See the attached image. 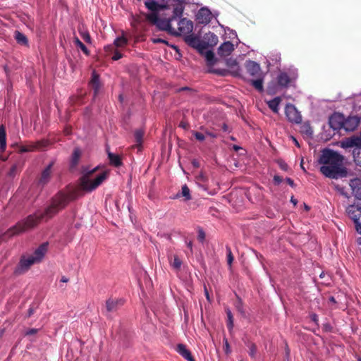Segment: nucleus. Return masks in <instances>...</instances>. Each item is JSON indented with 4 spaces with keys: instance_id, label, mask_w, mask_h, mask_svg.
I'll use <instances>...</instances> for the list:
<instances>
[{
    "instance_id": "f257e3e1",
    "label": "nucleus",
    "mask_w": 361,
    "mask_h": 361,
    "mask_svg": "<svg viewBox=\"0 0 361 361\" xmlns=\"http://www.w3.org/2000/svg\"><path fill=\"white\" fill-rule=\"evenodd\" d=\"M70 200L69 194L63 192H58L53 197L50 205L44 213H35L28 216L11 228L10 233L12 235H17L35 228L42 220L52 218L68 204Z\"/></svg>"
},
{
    "instance_id": "f03ea898",
    "label": "nucleus",
    "mask_w": 361,
    "mask_h": 361,
    "mask_svg": "<svg viewBox=\"0 0 361 361\" xmlns=\"http://www.w3.org/2000/svg\"><path fill=\"white\" fill-rule=\"evenodd\" d=\"M343 157L338 152L331 149H325L322 151L319 159V163L322 164L320 167L321 173L330 178H338L345 176V171L343 169Z\"/></svg>"
},
{
    "instance_id": "7ed1b4c3",
    "label": "nucleus",
    "mask_w": 361,
    "mask_h": 361,
    "mask_svg": "<svg viewBox=\"0 0 361 361\" xmlns=\"http://www.w3.org/2000/svg\"><path fill=\"white\" fill-rule=\"evenodd\" d=\"M47 248L48 243H44L35 250L33 254L23 256L15 269V273L16 274H23L28 271L32 265L40 262L47 253Z\"/></svg>"
},
{
    "instance_id": "20e7f679",
    "label": "nucleus",
    "mask_w": 361,
    "mask_h": 361,
    "mask_svg": "<svg viewBox=\"0 0 361 361\" xmlns=\"http://www.w3.org/2000/svg\"><path fill=\"white\" fill-rule=\"evenodd\" d=\"M97 168L91 171H85V174L80 178V187L83 190L91 192L99 186L108 177V172L104 171L96 176L93 173Z\"/></svg>"
},
{
    "instance_id": "39448f33",
    "label": "nucleus",
    "mask_w": 361,
    "mask_h": 361,
    "mask_svg": "<svg viewBox=\"0 0 361 361\" xmlns=\"http://www.w3.org/2000/svg\"><path fill=\"white\" fill-rule=\"evenodd\" d=\"M346 212L355 224L356 231L361 234V206L352 204L346 208Z\"/></svg>"
},
{
    "instance_id": "423d86ee",
    "label": "nucleus",
    "mask_w": 361,
    "mask_h": 361,
    "mask_svg": "<svg viewBox=\"0 0 361 361\" xmlns=\"http://www.w3.org/2000/svg\"><path fill=\"white\" fill-rule=\"evenodd\" d=\"M285 113L289 121L295 123H299L301 122L302 116L293 104H287L286 106Z\"/></svg>"
},
{
    "instance_id": "0eeeda50",
    "label": "nucleus",
    "mask_w": 361,
    "mask_h": 361,
    "mask_svg": "<svg viewBox=\"0 0 361 361\" xmlns=\"http://www.w3.org/2000/svg\"><path fill=\"white\" fill-rule=\"evenodd\" d=\"M212 17L210 10L207 7H202L198 11L196 20L200 24L207 25L211 22Z\"/></svg>"
},
{
    "instance_id": "6e6552de",
    "label": "nucleus",
    "mask_w": 361,
    "mask_h": 361,
    "mask_svg": "<svg viewBox=\"0 0 361 361\" xmlns=\"http://www.w3.org/2000/svg\"><path fill=\"white\" fill-rule=\"evenodd\" d=\"M54 162H51L42 171L39 178L38 183L42 186L47 185L51 178Z\"/></svg>"
},
{
    "instance_id": "1a4fd4ad",
    "label": "nucleus",
    "mask_w": 361,
    "mask_h": 361,
    "mask_svg": "<svg viewBox=\"0 0 361 361\" xmlns=\"http://www.w3.org/2000/svg\"><path fill=\"white\" fill-rule=\"evenodd\" d=\"M178 25V29L179 31L178 35L188 34L191 32L193 29L192 23L190 20H187L186 18L180 19ZM176 34H178V32H176Z\"/></svg>"
},
{
    "instance_id": "9d476101",
    "label": "nucleus",
    "mask_w": 361,
    "mask_h": 361,
    "mask_svg": "<svg viewBox=\"0 0 361 361\" xmlns=\"http://www.w3.org/2000/svg\"><path fill=\"white\" fill-rule=\"evenodd\" d=\"M233 50V44L229 41L225 42L219 47L218 54L221 56H228Z\"/></svg>"
},
{
    "instance_id": "9b49d317",
    "label": "nucleus",
    "mask_w": 361,
    "mask_h": 361,
    "mask_svg": "<svg viewBox=\"0 0 361 361\" xmlns=\"http://www.w3.org/2000/svg\"><path fill=\"white\" fill-rule=\"evenodd\" d=\"M245 68H246L247 73L252 76L257 77L260 75V71H261L260 66L257 63H256L255 61H247V63L245 64Z\"/></svg>"
},
{
    "instance_id": "f8f14e48",
    "label": "nucleus",
    "mask_w": 361,
    "mask_h": 361,
    "mask_svg": "<svg viewBox=\"0 0 361 361\" xmlns=\"http://www.w3.org/2000/svg\"><path fill=\"white\" fill-rule=\"evenodd\" d=\"M350 186L355 197L358 200H361V180L360 178L350 180Z\"/></svg>"
},
{
    "instance_id": "ddd939ff",
    "label": "nucleus",
    "mask_w": 361,
    "mask_h": 361,
    "mask_svg": "<svg viewBox=\"0 0 361 361\" xmlns=\"http://www.w3.org/2000/svg\"><path fill=\"white\" fill-rule=\"evenodd\" d=\"M171 18L170 19H159L157 26L161 30H166L169 32L170 33H176V31L174 30V28L172 27L171 21Z\"/></svg>"
},
{
    "instance_id": "4468645a",
    "label": "nucleus",
    "mask_w": 361,
    "mask_h": 361,
    "mask_svg": "<svg viewBox=\"0 0 361 361\" xmlns=\"http://www.w3.org/2000/svg\"><path fill=\"white\" fill-rule=\"evenodd\" d=\"M342 146L343 147H361V137L357 136L351 137L343 142Z\"/></svg>"
},
{
    "instance_id": "2eb2a0df",
    "label": "nucleus",
    "mask_w": 361,
    "mask_h": 361,
    "mask_svg": "<svg viewBox=\"0 0 361 361\" xmlns=\"http://www.w3.org/2000/svg\"><path fill=\"white\" fill-rule=\"evenodd\" d=\"M329 125L330 126L334 129L338 130L342 127L343 121L342 118L338 114H334L329 118Z\"/></svg>"
},
{
    "instance_id": "dca6fc26",
    "label": "nucleus",
    "mask_w": 361,
    "mask_h": 361,
    "mask_svg": "<svg viewBox=\"0 0 361 361\" xmlns=\"http://www.w3.org/2000/svg\"><path fill=\"white\" fill-rule=\"evenodd\" d=\"M122 305L121 300L109 299L106 302V310L109 312H115L119 305Z\"/></svg>"
},
{
    "instance_id": "f3484780",
    "label": "nucleus",
    "mask_w": 361,
    "mask_h": 361,
    "mask_svg": "<svg viewBox=\"0 0 361 361\" xmlns=\"http://www.w3.org/2000/svg\"><path fill=\"white\" fill-rule=\"evenodd\" d=\"M177 351L180 355H182L188 361H195V360L193 359V357L191 355L190 352L186 348L185 345L178 344L177 345Z\"/></svg>"
},
{
    "instance_id": "a211bd4d",
    "label": "nucleus",
    "mask_w": 361,
    "mask_h": 361,
    "mask_svg": "<svg viewBox=\"0 0 361 361\" xmlns=\"http://www.w3.org/2000/svg\"><path fill=\"white\" fill-rule=\"evenodd\" d=\"M196 182L198 184V185L202 188L204 190H207L208 187L206 185V183L207 181V178L204 175V173L200 172L199 174L196 176Z\"/></svg>"
},
{
    "instance_id": "6ab92c4d",
    "label": "nucleus",
    "mask_w": 361,
    "mask_h": 361,
    "mask_svg": "<svg viewBox=\"0 0 361 361\" xmlns=\"http://www.w3.org/2000/svg\"><path fill=\"white\" fill-rule=\"evenodd\" d=\"M291 79L286 73H281L278 76V83L282 87H287Z\"/></svg>"
},
{
    "instance_id": "aec40b11",
    "label": "nucleus",
    "mask_w": 361,
    "mask_h": 361,
    "mask_svg": "<svg viewBox=\"0 0 361 361\" xmlns=\"http://www.w3.org/2000/svg\"><path fill=\"white\" fill-rule=\"evenodd\" d=\"M90 85L92 88L94 90V94H97L99 92L100 85L99 76L95 73V72H93L92 73Z\"/></svg>"
},
{
    "instance_id": "412c9836",
    "label": "nucleus",
    "mask_w": 361,
    "mask_h": 361,
    "mask_svg": "<svg viewBox=\"0 0 361 361\" xmlns=\"http://www.w3.org/2000/svg\"><path fill=\"white\" fill-rule=\"evenodd\" d=\"M14 37L18 44L25 46L28 44V40L27 37L22 32L18 30L15 31Z\"/></svg>"
},
{
    "instance_id": "4be33fe9",
    "label": "nucleus",
    "mask_w": 361,
    "mask_h": 361,
    "mask_svg": "<svg viewBox=\"0 0 361 361\" xmlns=\"http://www.w3.org/2000/svg\"><path fill=\"white\" fill-rule=\"evenodd\" d=\"M281 102V98L277 97L267 102L269 107L274 112H279V106Z\"/></svg>"
},
{
    "instance_id": "5701e85b",
    "label": "nucleus",
    "mask_w": 361,
    "mask_h": 361,
    "mask_svg": "<svg viewBox=\"0 0 361 361\" xmlns=\"http://www.w3.org/2000/svg\"><path fill=\"white\" fill-rule=\"evenodd\" d=\"M108 157L111 164L115 166H119L121 165V158L118 154H115L110 152H108Z\"/></svg>"
},
{
    "instance_id": "b1692460",
    "label": "nucleus",
    "mask_w": 361,
    "mask_h": 361,
    "mask_svg": "<svg viewBox=\"0 0 361 361\" xmlns=\"http://www.w3.org/2000/svg\"><path fill=\"white\" fill-rule=\"evenodd\" d=\"M6 130L4 126H0V149L4 151L6 149Z\"/></svg>"
},
{
    "instance_id": "393cba45",
    "label": "nucleus",
    "mask_w": 361,
    "mask_h": 361,
    "mask_svg": "<svg viewBox=\"0 0 361 361\" xmlns=\"http://www.w3.org/2000/svg\"><path fill=\"white\" fill-rule=\"evenodd\" d=\"M145 5L149 11L152 12H157L161 8V6L157 2L152 0L146 1Z\"/></svg>"
},
{
    "instance_id": "a878e982",
    "label": "nucleus",
    "mask_w": 361,
    "mask_h": 361,
    "mask_svg": "<svg viewBox=\"0 0 361 361\" xmlns=\"http://www.w3.org/2000/svg\"><path fill=\"white\" fill-rule=\"evenodd\" d=\"M300 132L307 137L312 136L313 130L308 123H305L300 126Z\"/></svg>"
},
{
    "instance_id": "bb28decb",
    "label": "nucleus",
    "mask_w": 361,
    "mask_h": 361,
    "mask_svg": "<svg viewBox=\"0 0 361 361\" xmlns=\"http://www.w3.org/2000/svg\"><path fill=\"white\" fill-rule=\"evenodd\" d=\"M180 196L184 197L185 200H190L191 199L190 189L186 185H183L181 192L176 195V197H180Z\"/></svg>"
},
{
    "instance_id": "cd10ccee",
    "label": "nucleus",
    "mask_w": 361,
    "mask_h": 361,
    "mask_svg": "<svg viewBox=\"0 0 361 361\" xmlns=\"http://www.w3.org/2000/svg\"><path fill=\"white\" fill-rule=\"evenodd\" d=\"M170 264L176 271L180 269L182 265V261L178 255H174L173 259H170Z\"/></svg>"
},
{
    "instance_id": "c85d7f7f",
    "label": "nucleus",
    "mask_w": 361,
    "mask_h": 361,
    "mask_svg": "<svg viewBox=\"0 0 361 361\" xmlns=\"http://www.w3.org/2000/svg\"><path fill=\"white\" fill-rule=\"evenodd\" d=\"M353 154L355 164L361 166V147L354 148Z\"/></svg>"
},
{
    "instance_id": "c756f323",
    "label": "nucleus",
    "mask_w": 361,
    "mask_h": 361,
    "mask_svg": "<svg viewBox=\"0 0 361 361\" xmlns=\"http://www.w3.org/2000/svg\"><path fill=\"white\" fill-rule=\"evenodd\" d=\"M184 7L183 6V4H179L173 8V16L171 18V20L175 19L177 17H180L183 13Z\"/></svg>"
},
{
    "instance_id": "7c9ffc66",
    "label": "nucleus",
    "mask_w": 361,
    "mask_h": 361,
    "mask_svg": "<svg viewBox=\"0 0 361 361\" xmlns=\"http://www.w3.org/2000/svg\"><path fill=\"white\" fill-rule=\"evenodd\" d=\"M134 136H135V140L136 142V146L137 147H140L142 142L144 132L141 130H137L135 132Z\"/></svg>"
},
{
    "instance_id": "2f4dec72",
    "label": "nucleus",
    "mask_w": 361,
    "mask_h": 361,
    "mask_svg": "<svg viewBox=\"0 0 361 361\" xmlns=\"http://www.w3.org/2000/svg\"><path fill=\"white\" fill-rule=\"evenodd\" d=\"M75 44L80 48V49L83 51V53L88 56L90 54V51L87 49V48L85 47V45L77 37H75L73 40Z\"/></svg>"
},
{
    "instance_id": "473e14b6",
    "label": "nucleus",
    "mask_w": 361,
    "mask_h": 361,
    "mask_svg": "<svg viewBox=\"0 0 361 361\" xmlns=\"http://www.w3.org/2000/svg\"><path fill=\"white\" fill-rule=\"evenodd\" d=\"M248 348H249V350H248V353H249V355L252 357V358H255L256 357V355H257V346L255 343H248L247 344Z\"/></svg>"
},
{
    "instance_id": "72a5a7b5",
    "label": "nucleus",
    "mask_w": 361,
    "mask_h": 361,
    "mask_svg": "<svg viewBox=\"0 0 361 361\" xmlns=\"http://www.w3.org/2000/svg\"><path fill=\"white\" fill-rule=\"evenodd\" d=\"M80 156V151L79 149H75L73 152L72 159H71V165L72 166H75L78 161Z\"/></svg>"
},
{
    "instance_id": "f704fd0d",
    "label": "nucleus",
    "mask_w": 361,
    "mask_h": 361,
    "mask_svg": "<svg viewBox=\"0 0 361 361\" xmlns=\"http://www.w3.org/2000/svg\"><path fill=\"white\" fill-rule=\"evenodd\" d=\"M128 43V40L126 38H125L124 37H117L115 40H114V45L116 47H124L125 45H126Z\"/></svg>"
},
{
    "instance_id": "c9c22d12",
    "label": "nucleus",
    "mask_w": 361,
    "mask_h": 361,
    "mask_svg": "<svg viewBox=\"0 0 361 361\" xmlns=\"http://www.w3.org/2000/svg\"><path fill=\"white\" fill-rule=\"evenodd\" d=\"M252 85L255 87L256 90L259 92L263 91V80L262 79L258 78L257 80H254L251 81Z\"/></svg>"
},
{
    "instance_id": "e433bc0d",
    "label": "nucleus",
    "mask_w": 361,
    "mask_h": 361,
    "mask_svg": "<svg viewBox=\"0 0 361 361\" xmlns=\"http://www.w3.org/2000/svg\"><path fill=\"white\" fill-rule=\"evenodd\" d=\"M146 18L154 25H157L159 18L156 12L147 14Z\"/></svg>"
},
{
    "instance_id": "4c0bfd02",
    "label": "nucleus",
    "mask_w": 361,
    "mask_h": 361,
    "mask_svg": "<svg viewBox=\"0 0 361 361\" xmlns=\"http://www.w3.org/2000/svg\"><path fill=\"white\" fill-rule=\"evenodd\" d=\"M226 314H227V317H228V324H227L228 328L229 330H232V329L233 327V318L231 311L229 309L226 310Z\"/></svg>"
},
{
    "instance_id": "58836bf2",
    "label": "nucleus",
    "mask_w": 361,
    "mask_h": 361,
    "mask_svg": "<svg viewBox=\"0 0 361 361\" xmlns=\"http://www.w3.org/2000/svg\"><path fill=\"white\" fill-rule=\"evenodd\" d=\"M334 188L336 191H338L341 195L345 197V198H349L350 196L348 192H345V188L339 185H334Z\"/></svg>"
},
{
    "instance_id": "ea45409f",
    "label": "nucleus",
    "mask_w": 361,
    "mask_h": 361,
    "mask_svg": "<svg viewBox=\"0 0 361 361\" xmlns=\"http://www.w3.org/2000/svg\"><path fill=\"white\" fill-rule=\"evenodd\" d=\"M226 252H227V262L229 267H231L232 262L233 261V256L231 252V249L229 246L226 247Z\"/></svg>"
},
{
    "instance_id": "a19ab883",
    "label": "nucleus",
    "mask_w": 361,
    "mask_h": 361,
    "mask_svg": "<svg viewBox=\"0 0 361 361\" xmlns=\"http://www.w3.org/2000/svg\"><path fill=\"white\" fill-rule=\"evenodd\" d=\"M36 148L35 145H23L20 147V152H31L33 151Z\"/></svg>"
},
{
    "instance_id": "79ce46f5",
    "label": "nucleus",
    "mask_w": 361,
    "mask_h": 361,
    "mask_svg": "<svg viewBox=\"0 0 361 361\" xmlns=\"http://www.w3.org/2000/svg\"><path fill=\"white\" fill-rule=\"evenodd\" d=\"M79 32H80V35L81 37L87 43H91V37H90V34L88 33L87 31L80 30Z\"/></svg>"
},
{
    "instance_id": "37998d69",
    "label": "nucleus",
    "mask_w": 361,
    "mask_h": 361,
    "mask_svg": "<svg viewBox=\"0 0 361 361\" xmlns=\"http://www.w3.org/2000/svg\"><path fill=\"white\" fill-rule=\"evenodd\" d=\"M192 134L197 140L200 142H202L205 140V135L202 133L193 130L192 131Z\"/></svg>"
},
{
    "instance_id": "c03bdc74",
    "label": "nucleus",
    "mask_w": 361,
    "mask_h": 361,
    "mask_svg": "<svg viewBox=\"0 0 361 361\" xmlns=\"http://www.w3.org/2000/svg\"><path fill=\"white\" fill-rule=\"evenodd\" d=\"M205 57L208 62L212 63L214 59V54L212 51H208L205 54Z\"/></svg>"
},
{
    "instance_id": "a18cd8bd",
    "label": "nucleus",
    "mask_w": 361,
    "mask_h": 361,
    "mask_svg": "<svg viewBox=\"0 0 361 361\" xmlns=\"http://www.w3.org/2000/svg\"><path fill=\"white\" fill-rule=\"evenodd\" d=\"M278 164H279V166L281 169H282L283 171H288V166L285 161H283L282 160H279V161H278Z\"/></svg>"
},
{
    "instance_id": "49530a36",
    "label": "nucleus",
    "mask_w": 361,
    "mask_h": 361,
    "mask_svg": "<svg viewBox=\"0 0 361 361\" xmlns=\"http://www.w3.org/2000/svg\"><path fill=\"white\" fill-rule=\"evenodd\" d=\"M197 238H198V240L202 241V242L204 240V238H205V233L203 231V230L200 229L198 231V236H197Z\"/></svg>"
},
{
    "instance_id": "de8ad7c7",
    "label": "nucleus",
    "mask_w": 361,
    "mask_h": 361,
    "mask_svg": "<svg viewBox=\"0 0 361 361\" xmlns=\"http://www.w3.org/2000/svg\"><path fill=\"white\" fill-rule=\"evenodd\" d=\"M121 58H122V54L118 51H115L112 56V59L114 61L118 60Z\"/></svg>"
},
{
    "instance_id": "09e8293b",
    "label": "nucleus",
    "mask_w": 361,
    "mask_h": 361,
    "mask_svg": "<svg viewBox=\"0 0 361 361\" xmlns=\"http://www.w3.org/2000/svg\"><path fill=\"white\" fill-rule=\"evenodd\" d=\"M282 178L279 176L276 175L274 177V181L277 185L280 184L282 182Z\"/></svg>"
},
{
    "instance_id": "8fccbe9b",
    "label": "nucleus",
    "mask_w": 361,
    "mask_h": 361,
    "mask_svg": "<svg viewBox=\"0 0 361 361\" xmlns=\"http://www.w3.org/2000/svg\"><path fill=\"white\" fill-rule=\"evenodd\" d=\"M154 43H164L166 44V41L161 38H154L152 39Z\"/></svg>"
},
{
    "instance_id": "3c124183",
    "label": "nucleus",
    "mask_w": 361,
    "mask_h": 361,
    "mask_svg": "<svg viewBox=\"0 0 361 361\" xmlns=\"http://www.w3.org/2000/svg\"><path fill=\"white\" fill-rule=\"evenodd\" d=\"M205 133H206V135L207 136H209V137H213V138H215V137H217L216 134L213 133L212 132L206 131Z\"/></svg>"
},
{
    "instance_id": "603ef678",
    "label": "nucleus",
    "mask_w": 361,
    "mask_h": 361,
    "mask_svg": "<svg viewBox=\"0 0 361 361\" xmlns=\"http://www.w3.org/2000/svg\"><path fill=\"white\" fill-rule=\"evenodd\" d=\"M286 182L291 186V187H294V182L293 180L290 178H286Z\"/></svg>"
},
{
    "instance_id": "864d4df0",
    "label": "nucleus",
    "mask_w": 361,
    "mask_h": 361,
    "mask_svg": "<svg viewBox=\"0 0 361 361\" xmlns=\"http://www.w3.org/2000/svg\"><path fill=\"white\" fill-rule=\"evenodd\" d=\"M37 333V329H32L27 332V334H35Z\"/></svg>"
},
{
    "instance_id": "5fc2aeb1",
    "label": "nucleus",
    "mask_w": 361,
    "mask_h": 361,
    "mask_svg": "<svg viewBox=\"0 0 361 361\" xmlns=\"http://www.w3.org/2000/svg\"><path fill=\"white\" fill-rule=\"evenodd\" d=\"M69 281V279L66 276H62L61 279V282L63 283H67Z\"/></svg>"
},
{
    "instance_id": "6e6d98bb",
    "label": "nucleus",
    "mask_w": 361,
    "mask_h": 361,
    "mask_svg": "<svg viewBox=\"0 0 361 361\" xmlns=\"http://www.w3.org/2000/svg\"><path fill=\"white\" fill-rule=\"evenodd\" d=\"M290 202L295 206L298 203V201L296 199H295L293 197H291Z\"/></svg>"
},
{
    "instance_id": "4d7b16f0",
    "label": "nucleus",
    "mask_w": 361,
    "mask_h": 361,
    "mask_svg": "<svg viewBox=\"0 0 361 361\" xmlns=\"http://www.w3.org/2000/svg\"><path fill=\"white\" fill-rule=\"evenodd\" d=\"M312 319L314 322H317L318 319H317V314H314L312 315Z\"/></svg>"
},
{
    "instance_id": "13d9d810",
    "label": "nucleus",
    "mask_w": 361,
    "mask_h": 361,
    "mask_svg": "<svg viewBox=\"0 0 361 361\" xmlns=\"http://www.w3.org/2000/svg\"><path fill=\"white\" fill-rule=\"evenodd\" d=\"M292 139H293L294 143L295 144V145L298 146V147H300V145H299L298 140L295 137H292Z\"/></svg>"
},
{
    "instance_id": "bf43d9fd",
    "label": "nucleus",
    "mask_w": 361,
    "mask_h": 361,
    "mask_svg": "<svg viewBox=\"0 0 361 361\" xmlns=\"http://www.w3.org/2000/svg\"><path fill=\"white\" fill-rule=\"evenodd\" d=\"M204 291H205V295H206L207 299L208 300H209V293H208L207 288L204 289Z\"/></svg>"
},
{
    "instance_id": "052dcab7",
    "label": "nucleus",
    "mask_w": 361,
    "mask_h": 361,
    "mask_svg": "<svg viewBox=\"0 0 361 361\" xmlns=\"http://www.w3.org/2000/svg\"><path fill=\"white\" fill-rule=\"evenodd\" d=\"M180 126L182 127L183 128H186L187 124L182 122V123H180Z\"/></svg>"
},
{
    "instance_id": "680f3d73",
    "label": "nucleus",
    "mask_w": 361,
    "mask_h": 361,
    "mask_svg": "<svg viewBox=\"0 0 361 361\" xmlns=\"http://www.w3.org/2000/svg\"><path fill=\"white\" fill-rule=\"evenodd\" d=\"M187 246L190 248V249H192V243L191 241H189L188 243H187Z\"/></svg>"
},
{
    "instance_id": "e2e57ef3",
    "label": "nucleus",
    "mask_w": 361,
    "mask_h": 361,
    "mask_svg": "<svg viewBox=\"0 0 361 361\" xmlns=\"http://www.w3.org/2000/svg\"><path fill=\"white\" fill-rule=\"evenodd\" d=\"M222 129L224 130V131H226L228 130V126L226 124H224L223 126H222Z\"/></svg>"
},
{
    "instance_id": "0e129e2a",
    "label": "nucleus",
    "mask_w": 361,
    "mask_h": 361,
    "mask_svg": "<svg viewBox=\"0 0 361 361\" xmlns=\"http://www.w3.org/2000/svg\"><path fill=\"white\" fill-rule=\"evenodd\" d=\"M174 1L178 2V4H184L185 0H173Z\"/></svg>"
},
{
    "instance_id": "69168bd1",
    "label": "nucleus",
    "mask_w": 361,
    "mask_h": 361,
    "mask_svg": "<svg viewBox=\"0 0 361 361\" xmlns=\"http://www.w3.org/2000/svg\"><path fill=\"white\" fill-rule=\"evenodd\" d=\"M329 300L330 302H333V303H335L336 302V300H335V298L334 297H331L329 298Z\"/></svg>"
},
{
    "instance_id": "338daca9",
    "label": "nucleus",
    "mask_w": 361,
    "mask_h": 361,
    "mask_svg": "<svg viewBox=\"0 0 361 361\" xmlns=\"http://www.w3.org/2000/svg\"><path fill=\"white\" fill-rule=\"evenodd\" d=\"M233 147L235 149V151H238L239 149H240V147L237 145H233Z\"/></svg>"
},
{
    "instance_id": "774afa93",
    "label": "nucleus",
    "mask_w": 361,
    "mask_h": 361,
    "mask_svg": "<svg viewBox=\"0 0 361 361\" xmlns=\"http://www.w3.org/2000/svg\"><path fill=\"white\" fill-rule=\"evenodd\" d=\"M357 242L359 245H361V237L358 238L357 240Z\"/></svg>"
}]
</instances>
